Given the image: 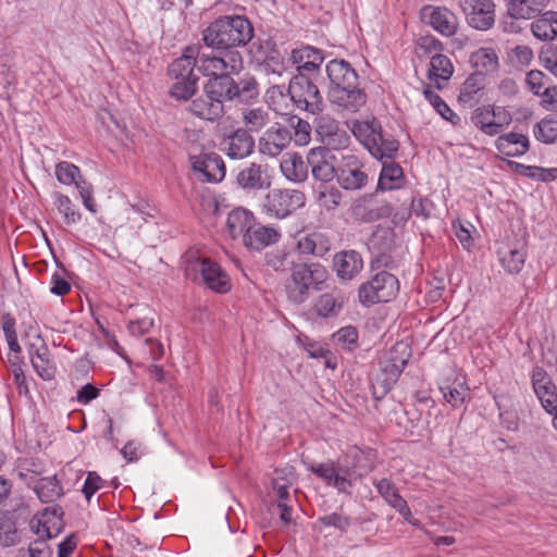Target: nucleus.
Returning a JSON list of instances; mask_svg holds the SVG:
<instances>
[{
	"mask_svg": "<svg viewBox=\"0 0 557 557\" xmlns=\"http://www.w3.org/2000/svg\"><path fill=\"white\" fill-rule=\"evenodd\" d=\"M265 99L269 107L280 114H285L290 100L287 88L283 85H273L265 92Z\"/></svg>",
	"mask_w": 557,
	"mask_h": 557,
	"instance_id": "de8ad7c7",
	"label": "nucleus"
},
{
	"mask_svg": "<svg viewBox=\"0 0 557 557\" xmlns=\"http://www.w3.org/2000/svg\"><path fill=\"white\" fill-rule=\"evenodd\" d=\"M307 469L321 479L326 485L337 488L338 492L350 494L354 483L350 479L349 467L339 462L327 460L320 463H310Z\"/></svg>",
	"mask_w": 557,
	"mask_h": 557,
	"instance_id": "2eb2a0df",
	"label": "nucleus"
},
{
	"mask_svg": "<svg viewBox=\"0 0 557 557\" xmlns=\"http://www.w3.org/2000/svg\"><path fill=\"white\" fill-rule=\"evenodd\" d=\"M221 147L230 159L242 160L253 152L255 139L247 129L238 127L230 132H223Z\"/></svg>",
	"mask_w": 557,
	"mask_h": 557,
	"instance_id": "412c9836",
	"label": "nucleus"
},
{
	"mask_svg": "<svg viewBox=\"0 0 557 557\" xmlns=\"http://www.w3.org/2000/svg\"><path fill=\"white\" fill-rule=\"evenodd\" d=\"M454 72V66L446 55L436 53L431 57L429 77L431 81H448Z\"/></svg>",
	"mask_w": 557,
	"mask_h": 557,
	"instance_id": "a18cd8bd",
	"label": "nucleus"
},
{
	"mask_svg": "<svg viewBox=\"0 0 557 557\" xmlns=\"http://www.w3.org/2000/svg\"><path fill=\"white\" fill-rule=\"evenodd\" d=\"M293 140L292 131L287 125L273 123L258 139L259 152L263 156L277 157Z\"/></svg>",
	"mask_w": 557,
	"mask_h": 557,
	"instance_id": "a211bd4d",
	"label": "nucleus"
},
{
	"mask_svg": "<svg viewBox=\"0 0 557 557\" xmlns=\"http://www.w3.org/2000/svg\"><path fill=\"white\" fill-rule=\"evenodd\" d=\"M21 542V534L14 516L7 512L0 516V546L11 547Z\"/></svg>",
	"mask_w": 557,
	"mask_h": 557,
	"instance_id": "ea45409f",
	"label": "nucleus"
},
{
	"mask_svg": "<svg viewBox=\"0 0 557 557\" xmlns=\"http://www.w3.org/2000/svg\"><path fill=\"white\" fill-rule=\"evenodd\" d=\"M46 540V537H39L32 542L28 548H20L17 557H51L52 550Z\"/></svg>",
	"mask_w": 557,
	"mask_h": 557,
	"instance_id": "69168bd1",
	"label": "nucleus"
},
{
	"mask_svg": "<svg viewBox=\"0 0 557 557\" xmlns=\"http://www.w3.org/2000/svg\"><path fill=\"white\" fill-rule=\"evenodd\" d=\"M509 165L513 168L517 173L540 182L547 183L557 178V168L544 169L535 165H524L513 161H510Z\"/></svg>",
	"mask_w": 557,
	"mask_h": 557,
	"instance_id": "37998d69",
	"label": "nucleus"
},
{
	"mask_svg": "<svg viewBox=\"0 0 557 557\" xmlns=\"http://www.w3.org/2000/svg\"><path fill=\"white\" fill-rule=\"evenodd\" d=\"M287 92L290 101L300 110L312 115L324 109L323 97L315 83L307 74H297L289 81Z\"/></svg>",
	"mask_w": 557,
	"mask_h": 557,
	"instance_id": "0eeeda50",
	"label": "nucleus"
},
{
	"mask_svg": "<svg viewBox=\"0 0 557 557\" xmlns=\"http://www.w3.org/2000/svg\"><path fill=\"white\" fill-rule=\"evenodd\" d=\"M189 100L187 111L200 120L214 123L225 114L224 106L205 86H202L201 95L196 98L191 97Z\"/></svg>",
	"mask_w": 557,
	"mask_h": 557,
	"instance_id": "5701e85b",
	"label": "nucleus"
},
{
	"mask_svg": "<svg viewBox=\"0 0 557 557\" xmlns=\"http://www.w3.org/2000/svg\"><path fill=\"white\" fill-rule=\"evenodd\" d=\"M275 473L277 476L272 479V488L276 495L277 503L290 502L289 488L292 486V482L281 475L283 474V471L275 470Z\"/></svg>",
	"mask_w": 557,
	"mask_h": 557,
	"instance_id": "774afa93",
	"label": "nucleus"
},
{
	"mask_svg": "<svg viewBox=\"0 0 557 557\" xmlns=\"http://www.w3.org/2000/svg\"><path fill=\"white\" fill-rule=\"evenodd\" d=\"M57 208L63 215L66 224H74L81 220V213L75 210V206L72 200L60 193H55Z\"/></svg>",
	"mask_w": 557,
	"mask_h": 557,
	"instance_id": "bf43d9fd",
	"label": "nucleus"
},
{
	"mask_svg": "<svg viewBox=\"0 0 557 557\" xmlns=\"http://www.w3.org/2000/svg\"><path fill=\"white\" fill-rule=\"evenodd\" d=\"M218 54L200 53L197 57L199 72L212 78L220 75L236 74L243 67V59L239 51L215 50Z\"/></svg>",
	"mask_w": 557,
	"mask_h": 557,
	"instance_id": "9d476101",
	"label": "nucleus"
},
{
	"mask_svg": "<svg viewBox=\"0 0 557 557\" xmlns=\"http://www.w3.org/2000/svg\"><path fill=\"white\" fill-rule=\"evenodd\" d=\"M198 54V47L187 46L168 66L166 75L172 81L169 95L177 101H188L198 90L199 77L195 73Z\"/></svg>",
	"mask_w": 557,
	"mask_h": 557,
	"instance_id": "20e7f679",
	"label": "nucleus"
},
{
	"mask_svg": "<svg viewBox=\"0 0 557 557\" xmlns=\"http://www.w3.org/2000/svg\"><path fill=\"white\" fill-rule=\"evenodd\" d=\"M351 211L355 219L371 223L389 218L393 214V207L387 201H380L369 196L358 200Z\"/></svg>",
	"mask_w": 557,
	"mask_h": 557,
	"instance_id": "393cba45",
	"label": "nucleus"
},
{
	"mask_svg": "<svg viewBox=\"0 0 557 557\" xmlns=\"http://www.w3.org/2000/svg\"><path fill=\"white\" fill-rule=\"evenodd\" d=\"M338 128H339L338 122L329 115L319 116L314 121L315 134L319 137V140L321 143H323L327 137H330Z\"/></svg>",
	"mask_w": 557,
	"mask_h": 557,
	"instance_id": "338daca9",
	"label": "nucleus"
},
{
	"mask_svg": "<svg viewBox=\"0 0 557 557\" xmlns=\"http://www.w3.org/2000/svg\"><path fill=\"white\" fill-rule=\"evenodd\" d=\"M243 122L248 133L259 132L269 123V113L262 108L248 109L243 113Z\"/></svg>",
	"mask_w": 557,
	"mask_h": 557,
	"instance_id": "3c124183",
	"label": "nucleus"
},
{
	"mask_svg": "<svg viewBox=\"0 0 557 557\" xmlns=\"http://www.w3.org/2000/svg\"><path fill=\"white\" fill-rule=\"evenodd\" d=\"M533 391L543 409L557 420V391L552 377L542 367H534L531 373Z\"/></svg>",
	"mask_w": 557,
	"mask_h": 557,
	"instance_id": "aec40b11",
	"label": "nucleus"
},
{
	"mask_svg": "<svg viewBox=\"0 0 557 557\" xmlns=\"http://www.w3.org/2000/svg\"><path fill=\"white\" fill-rule=\"evenodd\" d=\"M330 79L329 98L332 103L349 112H357L367 102L364 89L359 87V76L349 62L334 59L326 65Z\"/></svg>",
	"mask_w": 557,
	"mask_h": 557,
	"instance_id": "f257e3e1",
	"label": "nucleus"
},
{
	"mask_svg": "<svg viewBox=\"0 0 557 557\" xmlns=\"http://www.w3.org/2000/svg\"><path fill=\"white\" fill-rule=\"evenodd\" d=\"M417 54L419 57H429L443 51V44L433 35L420 36L416 40Z\"/></svg>",
	"mask_w": 557,
	"mask_h": 557,
	"instance_id": "052dcab7",
	"label": "nucleus"
},
{
	"mask_svg": "<svg viewBox=\"0 0 557 557\" xmlns=\"http://www.w3.org/2000/svg\"><path fill=\"white\" fill-rule=\"evenodd\" d=\"M423 20L441 35L446 37L454 36L458 30V18L454 12L445 7H424L422 9Z\"/></svg>",
	"mask_w": 557,
	"mask_h": 557,
	"instance_id": "bb28decb",
	"label": "nucleus"
},
{
	"mask_svg": "<svg viewBox=\"0 0 557 557\" xmlns=\"http://www.w3.org/2000/svg\"><path fill=\"white\" fill-rule=\"evenodd\" d=\"M339 153L326 148H312L308 152L309 168L314 180L329 183L336 178Z\"/></svg>",
	"mask_w": 557,
	"mask_h": 557,
	"instance_id": "6ab92c4d",
	"label": "nucleus"
},
{
	"mask_svg": "<svg viewBox=\"0 0 557 557\" xmlns=\"http://www.w3.org/2000/svg\"><path fill=\"white\" fill-rule=\"evenodd\" d=\"M306 200V195L301 190L274 188L265 195L263 209L271 216L285 219L305 207Z\"/></svg>",
	"mask_w": 557,
	"mask_h": 557,
	"instance_id": "1a4fd4ad",
	"label": "nucleus"
},
{
	"mask_svg": "<svg viewBox=\"0 0 557 557\" xmlns=\"http://www.w3.org/2000/svg\"><path fill=\"white\" fill-rule=\"evenodd\" d=\"M199 272L202 282L210 289L225 294L231 289V280L220 264L209 258L197 259L195 262L188 259L186 267V276L190 277V272Z\"/></svg>",
	"mask_w": 557,
	"mask_h": 557,
	"instance_id": "4468645a",
	"label": "nucleus"
},
{
	"mask_svg": "<svg viewBox=\"0 0 557 557\" xmlns=\"http://www.w3.org/2000/svg\"><path fill=\"white\" fill-rule=\"evenodd\" d=\"M237 185L245 190H263L271 186L268 165L250 162L244 166L236 176Z\"/></svg>",
	"mask_w": 557,
	"mask_h": 557,
	"instance_id": "a878e982",
	"label": "nucleus"
},
{
	"mask_svg": "<svg viewBox=\"0 0 557 557\" xmlns=\"http://www.w3.org/2000/svg\"><path fill=\"white\" fill-rule=\"evenodd\" d=\"M248 45V55L251 62L263 66L268 73L282 74L284 71V58L277 49L275 41L258 37Z\"/></svg>",
	"mask_w": 557,
	"mask_h": 557,
	"instance_id": "ddd939ff",
	"label": "nucleus"
},
{
	"mask_svg": "<svg viewBox=\"0 0 557 557\" xmlns=\"http://www.w3.org/2000/svg\"><path fill=\"white\" fill-rule=\"evenodd\" d=\"M380 369L372 380V395L376 400L385 397L398 381L401 369L391 363L384 357L380 359Z\"/></svg>",
	"mask_w": 557,
	"mask_h": 557,
	"instance_id": "cd10ccee",
	"label": "nucleus"
},
{
	"mask_svg": "<svg viewBox=\"0 0 557 557\" xmlns=\"http://www.w3.org/2000/svg\"><path fill=\"white\" fill-rule=\"evenodd\" d=\"M382 163L377 189L391 190L399 188L404 182V171L401 166L394 162L393 159H387Z\"/></svg>",
	"mask_w": 557,
	"mask_h": 557,
	"instance_id": "e433bc0d",
	"label": "nucleus"
},
{
	"mask_svg": "<svg viewBox=\"0 0 557 557\" xmlns=\"http://www.w3.org/2000/svg\"><path fill=\"white\" fill-rule=\"evenodd\" d=\"M35 492L42 503H52L63 495V487L55 478H41L35 486Z\"/></svg>",
	"mask_w": 557,
	"mask_h": 557,
	"instance_id": "79ce46f5",
	"label": "nucleus"
},
{
	"mask_svg": "<svg viewBox=\"0 0 557 557\" xmlns=\"http://www.w3.org/2000/svg\"><path fill=\"white\" fill-rule=\"evenodd\" d=\"M411 355L412 350L409 344L404 341H399L396 342L392 348L383 355V357L391 363H395V366L403 371L411 358Z\"/></svg>",
	"mask_w": 557,
	"mask_h": 557,
	"instance_id": "8fccbe9b",
	"label": "nucleus"
},
{
	"mask_svg": "<svg viewBox=\"0 0 557 557\" xmlns=\"http://www.w3.org/2000/svg\"><path fill=\"white\" fill-rule=\"evenodd\" d=\"M255 221L252 212L244 208H235L227 215L226 227L233 239L244 238Z\"/></svg>",
	"mask_w": 557,
	"mask_h": 557,
	"instance_id": "f704fd0d",
	"label": "nucleus"
},
{
	"mask_svg": "<svg viewBox=\"0 0 557 557\" xmlns=\"http://www.w3.org/2000/svg\"><path fill=\"white\" fill-rule=\"evenodd\" d=\"M440 391L443 394L444 399L453 408H459L469 396V388L461 382H454L451 384L444 383L440 386Z\"/></svg>",
	"mask_w": 557,
	"mask_h": 557,
	"instance_id": "49530a36",
	"label": "nucleus"
},
{
	"mask_svg": "<svg viewBox=\"0 0 557 557\" xmlns=\"http://www.w3.org/2000/svg\"><path fill=\"white\" fill-rule=\"evenodd\" d=\"M533 35L541 40H553L557 37V12L547 11L532 25Z\"/></svg>",
	"mask_w": 557,
	"mask_h": 557,
	"instance_id": "58836bf2",
	"label": "nucleus"
},
{
	"mask_svg": "<svg viewBox=\"0 0 557 557\" xmlns=\"http://www.w3.org/2000/svg\"><path fill=\"white\" fill-rule=\"evenodd\" d=\"M332 247L330 237L322 232L299 234L296 250L299 255L323 258Z\"/></svg>",
	"mask_w": 557,
	"mask_h": 557,
	"instance_id": "c85d7f7f",
	"label": "nucleus"
},
{
	"mask_svg": "<svg viewBox=\"0 0 557 557\" xmlns=\"http://www.w3.org/2000/svg\"><path fill=\"white\" fill-rule=\"evenodd\" d=\"M289 129H294L293 139L296 145L305 146L310 141L311 138V125L309 122L296 116L292 115L289 119Z\"/></svg>",
	"mask_w": 557,
	"mask_h": 557,
	"instance_id": "603ef678",
	"label": "nucleus"
},
{
	"mask_svg": "<svg viewBox=\"0 0 557 557\" xmlns=\"http://www.w3.org/2000/svg\"><path fill=\"white\" fill-rule=\"evenodd\" d=\"M342 198V191L336 186L324 185L320 188L318 195L320 206L327 211L335 210L339 206Z\"/></svg>",
	"mask_w": 557,
	"mask_h": 557,
	"instance_id": "6e6d98bb",
	"label": "nucleus"
},
{
	"mask_svg": "<svg viewBox=\"0 0 557 557\" xmlns=\"http://www.w3.org/2000/svg\"><path fill=\"white\" fill-rule=\"evenodd\" d=\"M55 176L61 184L71 185L81 176V170L73 163L61 161L55 165Z\"/></svg>",
	"mask_w": 557,
	"mask_h": 557,
	"instance_id": "e2e57ef3",
	"label": "nucleus"
},
{
	"mask_svg": "<svg viewBox=\"0 0 557 557\" xmlns=\"http://www.w3.org/2000/svg\"><path fill=\"white\" fill-rule=\"evenodd\" d=\"M191 170L202 183H219L225 177V164L215 152L189 156Z\"/></svg>",
	"mask_w": 557,
	"mask_h": 557,
	"instance_id": "dca6fc26",
	"label": "nucleus"
},
{
	"mask_svg": "<svg viewBox=\"0 0 557 557\" xmlns=\"http://www.w3.org/2000/svg\"><path fill=\"white\" fill-rule=\"evenodd\" d=\"M423 95L443 119L449 121L453 125H459L460 117L431 87L425 88Z\"/></svg>",
	"mask_w": 557,
	"mask_h": 557,
	"instance_id": "09e8293b",
	"label": "nucleus"
},
{
	"mask_svg": "<svg viewBox=\"0 0 557 557\" xmlns=\"http://www.w3.org/2000/svg\"><path fill=\"white\" fill-rule=\"evenodd\" d=\"M460 8L467 23L478 30H487L495 23L493 0H460Z\"/></svg>",
	"mask_w": 557,
	"mask_h": 557,
	"instance_id": "f3484780",
	"label": "nucleus"
},
{
	"mask_svg": "<svg viewBox=\"0 0 557 557\" xmlns=\"http://www.w3.org/2000/svg\"><path fill=\"white\" fill-rule=\"evenodd\" d=\"M37 341L39 342V346L33 343L28 348L33 368L42 380H52L55 374V367L49 359V349L39 335L37 336Z\"/></svg>",
	"mask_w": 557,
	"mask_h": 557,
	"instance_id": "473e14b6",
	"label": "nucleus"
},
{
	"mask_svg": "<svg viewBox=\"0 0 557 557\" xmlns=\"http://www.w3.org/2000/svg\"><path fill=\"white\" fill-rule=\"evenodd\" d=\"M280 238V233L273 228L255 221L244 235L243 243L250 250L260 251L265 247L275 244Z\"/></svg>",
	"mask_w": 557,
	"mask_h": 557,
	"instance_id": "2f4dec72",
	"label": "nucleus"
},
{
	"mask_svg": "<svg viewBox=\"0 0 557 557\" xmlns=\"http://www.w3.org/2000/svg\"><path fill=\"white\" fill-rule=\"evenodd\" d=\"M379 494L386 500L393 508L397 507L404 498L399 495L396 485L388 479H382L374 483Z\"/></svg>",
	"mask_w": 557,
	"mask_h": 557,
	"instance_id": "13d9d810",
	"label": "nucleus"
},
{
	"mask_svg": "<svg viewBox=\"0 0 557 557\" xmlns=\"http://www.w3.org/2000/svg\"><path fill=\"white\" fill-rule=\"evenodd\" d=\"M483 77L480 74H471L461 85L458 101L461 103H471L474 101L475 95L482 88Z\"/></svg>",
	"mask_w": 557,
	"mask_h": 557,
	"instance_id": "864d4df0",
	"label": "nucleus"
},
{
	"mask_svg": "<svg viewBox=\"0 0 557 557\" xmlns=\"http://www.w3.org/2000/svg\"><path fill=\"white\" fill-rule=\"evenodd\" d=\"M332 269L339 281H352L363 269L362 256L355 249L337 251L333 256Z\"/></svg>",
	"mask_w": 557,
	"mask_h": 557,
	"instance_id": "b1692460",
	"label": "nucleus"
},
{
	"mask_svg": "<svg viewBox=\"0 0 557 557\" xmlns=\"http://www.w3.org/2000/svg\"><path fill=\"white\" fill-rule=\"evenodd\" d=\"M345 300L344 293L334 287L330 292L319 295L313 301L312 309L320 318H335L343 310Z\"/></svg>",
	"mask_w": 557,
	"mask_h": 557,
	"instance_id": "7c9ffc66",
	"label": "nucleus"
},
{
	"mask_svg": "<svg viewBox=\"0 0 557 557\" xmlns=\"http://www.w3.org/2000/svg\"><path fill=\"white\" fill-rule=\"evenodd\" d=\"M471 63L475 67L474 74H480L483 77L485 74L497 71L498 57L492 48H480L472 53Z\"/></svg>",
	"mask_w": 557,
	"mask_h": 557,
	"instance_id": "4c0bfd02",
	"label": "nucleus"
},
{
	"mask_svg": "<svg viewBox=\"0 0 557 557\" xmlns=\"http://www.w3.org/2000/svg\"><path fill=\"white\" fill-rule=\"evenodd\" d=\"M548 0H520L509 9V16L515 20H530L539 15L547 5Z\"/></svg>",
	"mask_w": 557,
	"mask_h": 557,
	"instance_id": "a19ab883",
	"label": "nucleus"
},
{
	"mask_svg": "<svg viewBox=\"0 0 557 557\" xmlns=\"http://www.w3.org/2000/svg\"><path fill=\"white\" fill-rule=\"evenodd\" d=\"M332 339L337 346L352 350L358 346V331L351 325L344 326L333 334Z\"/></svg>",
	"mask_w": 557,
	"mask_h": 557,
	"instance_id": "4d7b16f0",
	"label": "nucleus"
},
{
	"mask_svg": "<svg viewBox=\"0 0 557 557\" xmlns=\"http://www.w3.org/2000/svg\"><path fill=\"white\" fill-rule=\"evenodd\" d=\"M322 144H323L322 148H326L331 152H332V150H336V151H338V153L346 152V149L350 145V136L345 129L339 127L330 137H327Z\"/></svg>",
	"mask_w": 557,
	"mask_h": 557,
	"instance_id": "680f3d73",
	"label": "nucleus"
},
{
	"mask_svg": "<svg viewBox=\"0 0 557 557\" xmlns=\"http://www.w3.org/2000/svg\"><path fill=\"white\" fill-rule=\"evenodd\" d=\"M535 138L544 144L557 141V119H543L534 129Z\"/></svg>",
	"mask_w": 557,
	"mask_h": 557,
	"instance_id": "5fc2aeb1",
	"label": "nucleus"
},
{
	"mask_svg": "<svg viewBox=\"0 0 557 557\" xmlns=\"http://www.w3.org/2000/svg\"><path fill=\"white\" fill-rule=\"evenodd\" d=\"M318 522L324 528H334L341 533L347 532L351 525V519L339 512H332L330 515L322 516L318 519Z\"/></svg>",
	"mask_w": 557,
	"mask_h": 557,
	"instance_id": "0e129e2a",
	"label": "nucleus"
},
{
	"mask_svg": "<svg viewBox=\"0 0 557 557\" xmlns=\"http://www.w3.org/2000/svg\"><path fill=\"white\" fill-rule=\"evenodd\" d=\"M495 145L498 152L505 157L522 156L530 147L529 139L525 135L513 132L500 135L496 139Z\"/></svg>",
	"mask_w": 557,
	"mask_h": 557,
	"instance_id": "72a5a7b5",
	"label": "nucleus"
},
{
	"mask_svg": "<svg viewBox=\"0 0 557 557\" xmlns=\"http://www.w3.org/2000/svg\"><path fill=\"white\" fill-rule=\"evenodd\" d=\"M398 292V278L387 271H381L359 286L358 297L361 305L369 307L379 302L391 301Z\"/></svg>",
	"mask_w": 557,
	"mask_h": 557,
	"instance_id": "6e6552de",
	"label": "nucleus"
},
{
	"mask_svg": "<svg viewBox=\"0 0 557 557\" xmlns=\"http://www.w3.org/2000/svg\"><path fill=\"white\" fill-rule=\"evenodd\" d=\"M337 172V183L345 190L362 189L369 182L363 162L352 151L339 152Z\"/></svg>",
	"mask_w": 557,
	"mask_h": 557,
	"instance_id": "9b49d317",
	"label": "nucleus"
},
{
	"mask_svg": "<svg viewBox=\"0 0 557 557\" xmlns=\"http://www.w3.org/2000/svg\"><path fill=\"white\" fill-rule=\"evenodd\" d=\"M352 133L376 159H394L398 151V140L393 135L384 133L381 123L376 119L355 122Z\"/></svg>",
	"mask_w": 557,
	"mask_h": 557,
	"instance_id": "423d86ee",
	"label": "nucleus"
},
{
	"mask_svg": "<svg viewBox=\"0 0 557 557\" xmlns=\"http://www.w3.org/2000/svg\"><path fill=\"white\" fill-rule=\"evenodd\" d=\"M329 275L326 267L320 262L292 263L285 282L287 299L295 305L305 304L312 293L324 289Z\"/></svg>",
	"mask_w": 557,
	"mask_h": 557,
	"instance_id": "7ed1b4c3",
	"label": "nucleus"
},
{
	"mask_svg": "<svg viewBox=\"0 0 557 557\" xmlns=\"http://www.w3.org/2000/svg\"><path fill=\"white\" fill-rule=\"evenodd\" d=\"M281 171L288 181L302 183L309 173L308 158L305 160L300 154L293 153L281 162Z\"/></svg>",
	"mask_w": 557,
	"mask_h": 557,
	"instance_id": "c9c22d12",
	"label": "nucleus"
},
{
	"mask_svg": "<svg viewBox=\"0 0 557 557\" xmlns=\"http://www.w3.org/2000/svg\"><path fill=\"white\" fill-rule=\"evenodd\" d=\"M470 120L485 135L495 136L500 134L511 123L512 116L504 107L487 104L474 109Z\"/></svg>",
	"mask_w": 557,
	"mask_h": 557,
	"instance_id": "f8f14e48",
	"label": "nucleus"
},
{
	"mask_svg": "<svg viewBox=\"0 0 557 557\" xmlns=\"http://www.w3.org/2000/svg\"><path fill=\"white\" fill-rule=\"evenodd\" d=\"M205 88L225 107L226 102L251 103L259 97V84L255 76L245 75L236 81L233 74L208 78Z\"/></svg>",
	"mask_w": 557,
	"mask_h": 557,
	"instance_id": "39448f33",
	"label": "nucleus"
},
{
	"mask_svg": "<svg viewBox=\"0 0 557 557\" xmlns=\"http://www.w3.org/2000/svg\"><path fill=\"white\" fill-rule=\"evenodd\" d=\"M29 527L38 537L52 539L58 536L64 527L62 507L54 505L45 508L30 520Z\"/></svg>",
	"mask_w": 557,
	"mask_h": 557,
	"instance_id": "4be33fe9",
	"label": "nucleus"
},
{
	"mask_svg": "<svg viewBox=\"0 0 557 557\" xmlns=\"http://www.w3.org/2000/svg\"><path fill=\"white\" fill-rule=\"evenodd\" d=\"M206 47L212 50L237 51L255 37L251 22L244 15H222L211 22L201 33Z\"/></svg>",
	"mask_w": 557,
	"mask_h": 557,
	"instance_id": "f03ea898",
	"label": "nucleus"
},
{
	"mask_svg": "<svg viewBox=\"0 0 557 557\" xmlns=\"http://www.w3.org/2000/svg\"><path fill=\"white\" fill-rule=\"evenodd\" d=\"M499 260L505 270L511 274L519 273L525 261V250L521 248H506L498 251Z\"/></svg>",
	"mask_w": 557,
	"mask_h": 557,
	"instance_id": "c03bdc74",
	"label": "nucleus"
},
{
	"mask_svg": "<svg viewBox=\"0 0 557 557\" xmlns=\"http://www.w3.org/2000/svg\"><path fill=\"white\" fill-rule=\"evenodd\" d=\"M290 61L296 65L298 74H312L319 72L324 61L323 52L311 46H301L292 50Z\"/></svg>",
	"mask_w": 557,
	"mask_h": 557,
	"instance_id": "c756f323",
	"label": "nucleus"
}]
</instances>
